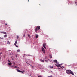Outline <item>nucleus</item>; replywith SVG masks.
<instances>
[{
  "instance_id": "nucleus-11",
  "label": "nucleus",
  "mask_w": 77,
  "mask_h": 77,
  "mask_svg": "<svg viewBox=\"0 0 77 77\" xmlns=\"http://www.w3.org/2000/svg\"><path fill=\"white\" fill-rule=\"evenodd\" d=\"M40 61H41V62H44V61L43 60L41 59L40 60Z\"/></svg>"
},
{
  "instance_id": "nucleus-3",
  "label": "nucleus",
  "mask_w": 77,
  "mask_h": 77,
  "mask_svg": "<svg viewBox=\"0 0 77 77\" xmlns=\"http://www.w3.org/2000/svg\"><path fill=\"white\" fill-rule=\"evenodd\" d=\"M70 71L71 70H67L66 71V73L68 74H70Z\"/></svg>"
},
{
  "instance_id": "nucleus-34",
  "label": "nucleus",
  "mask_w": 77,
  "mask_h": 77,
  "mask_svg": "<svg viewBox=\"0 0 77 77\" xmlns=\"http://www.w3.org/2000/svg\"><path fill=\"white\" fill-rule=\"evenodd\" d=\"M29 0H28V2H29Z\"/></svg>"
},
{
  "instance_id": "nucleus-30",
  "label": "nucleus",
  "mask_w": 77,
  "mask_h": 77,
  "mask_svg": "<svg viewBox=\"0 0 77 77\" xmlns=\"http://www.w3.org/2000/svg\"><path fill=\"white\" fill-rule=\"evenodd\" d=\"M57 64V65L58 64V63H56Z\"/></svg>"
},
{
  "instance_id": "nucleus-31",
  "label": "nucleus",
  "mask_w": 77,
  "mask_h": 77,
  "mask_svg": "<svg viewBox=\"0 0 77 77\" xmlns=\"http://www.w3.org/2000/svg\"><path fill=\"white\" fill-rule=\"evenodd\" d=\"M5 25H6H6H7V23H6V24H5Z\"/></svg>"
},
{
  "instance_id": "nucleus-8",
  "label": "nucleus",
  "mask_w": 77,
  "mask_h": 77,
  "mask_svg": "<svg viewBox=\"0 0 77 77\" xmlns=\"http://www.w3.org/2000/svg\"><path fill=\"white\" fill-rule=\"evenodd\" d=\"M72 74V75H74V73H73V72H72V71L70 70V74Z\"/></svg>"
},
{
  "instance_id": "nucleus-36",
  "label": "nucleus",
  "mask_w": 77,
  "mask_h": 77,
  "mask_svg": "<svg viewBox=\"0 0 77 77\" xmlns=\"http://www.w3.org/2000/svg\"><path fill=\"white\" fill-rule=\"evenodd\" d=\"M63 68H64V67H63Z\"/></svg>"
},
{
  "instance_id": "nucleus-27",
  "label": "nucleus",
  "mask_w": 77,
  "mask_h": 77,
  "mask_svg": "<svg viewBox=\"0 0 77 77\" xmlns=\"http://www.w3.org/2000/svg\"><path fill=\"white\" fill-rule=\"evenodd\" d=\"M24 37H25V34H24V35H23Z\"/></svg>"
},
{
  "instance_id": "nucleus-13",
  "label": "nucleus",
  "mask_w": 77,
  "mask_h": 77,
  "mask_svg": "<svg viewBox=\"0 0 77 77\" xmlns=\"http://www.w3.org/2000/svg\"><path fill=\"white\" fill-rule=\"evenodd\" d=\"M4 38H6V37H7V34L5 35L4 36Z\"/></svg>"
},
{
  "instance_id": "nucleus-20",
  "label": "nucleus",
  "mask_w": 77,
  "mask_h": 77,
  "mask_svg": "<svg viewBox=\"0 0 77 77\" xmlns=\"http://www.w3.org/2000/svg\"><path fill=\"white\" fill-rule=\"evenodd\" d=\"M49 68H53V66H52V67L51 66H49Z\"/></svg>"
},
{
  "instance_id": "nucleus-10",
  "label": "nucleus",
  "mask_w": 77,
  "mask_h": 77,
  "mask_svg": "<svg viewBox=\"0 0 77 77\" xmlns=\"http://www.w3.org/2000/svg\"><path fill=\"white\" fill-rule=\"evenodd\" d=\"M54 62H55V63H57V60H54Z\"/></svg>"
},
{
  "instance_id": "nucleus-15",
  "label": "nucleus",
  "mask_w": 77,
  "mask_h": 77,
  "mask_svg": "<svg viewBox=\"0 0 77 77\" xmlns=\"http://www.w3.org/2000/svg\"><path fill=\"white\" fill-rule=\"evenodd\" d=\"M9 65H12V63H8Z\"/></svg>"
},
{
  "instance_id": "nucleus-25",
  "label": "nucleus",
  "mask_w": 77,
  "mask_h": 77,
  "mask_svg": "<svg viewBox=\"0 0 77 77\" xmlns=\"http://www.w3.org/2000/svg\"><path fill=\"white\" fill-rule=\"evenodd\" d=\"M38 77H42L41 76L39 75Z\"/></svg>"
},
{
  "instance_id": "nucleus-38",
  "label": "nucleus",
  "mask_w": 77,
  "mask_h": 77,
  "mask_svg": "<svg viewBox=\"0 0 77 77\" xmlns=\"http://www.w3.org/2000/svg\"><path fill=\"white\" fill-rule=\"evenodd\" d=\"M1 38V37H0V39Z\"/></svg>"
},
{
  "instance_id": "nucleus-18",
  "label": "nucleus",
  "mask_w": 77,
  "mask_h": 77,
  "mask_svg": "<svg viewBox=\"0 0 77 77\" xmlns=\"http://www.w3.org/2000/svg\"><path fill=\"white\" fill-rule=\"evenodd\" d=\"M17 52H20V50L18 49V50H17Z\"/></svg>"
},
{
  "instance_id": "nucleus-29",
  "label": "nucleus",
  "mask_w": 77,
  "mask_h": 77,
  "mask_svg": "<svg viewBox=\"0 0 77 77\" xmlns=\"http://www.w3.org/2000/svg\"><path fill=\"white\" fill-rule=\"evenodd\" d=\"M9 51H11V50H9Z\"/></svg>"
},
{
  "instance_id": "nucleus-37",
  "label": "nucleus",
  "mask_w": 77,
  "mask_h": 77,
  "mask_svg": "<svg viewBox=\"0 0 77 77\" xmlns=\"http://www.w3.org/2000/svg\"><path fill=\"white\" fill-rule=\"evenodd\" d=\"M75 3H76V2H75Z\"/></svg>"
},
{
  "instance_id": "nucleus-2",
  "label": "nucleus",
  "mask_w": 77,
  "mask_h": 77,
  "mask_svg": "<svg viewBox=\"0 0 77 77\" xmlns=\"http://www.w3.org/2000/svg\"><path fill=\"white\" fill-rule=\"evenodd\" d=\"M16 70H17V71L18 72H21L22 73H24V72H25V71H24V70H23V71H20L18 69H17Z\"/></svg>"
},
{
  "instance_id": "nucleus-33",
  "label": "nucleus",
  "mask_w": 77,
  "mask_h": 77,
  "mask_svg": "<svg viewBox=\"0 0 77 77\" xmlns=\"http://www.w3.org/2000/svg\"><path fill=\"white\" fill-rule=\"evenodd\" d=\"M29 65H30V64L29 63Z\"/></svg>"
},
{
  "instance_id": "nucleus-35",
  "label": "nucleus",
  "mask_w": 77,
  "mask_h": 77,
  "mask_svg": "<svg viewBox=\"0 0 77 77\" xmlns=\"http://www.w3.org/2000/svg\"><path fill=\"white\" fill-rule=\"evenodd\" d=\"M51 77V76H49V77Z\"/></svg>"
},
{
  "instance_id": "nucleus-1",
  "label": "nucleus",
  "mask_w": 77,
  "mask_h": 77,
  "mask_svg": "<svg viewBox=\"0 0 77 77\" xmlns=\"http://www.w3.org/2000/svg\"><path fill=\"white\" fill-rule=\"evenodd\" d=\"M38 30H40V29H41V27L40 26H38L37 27H36V28L35 29V32L37 33L38 32Z\"/></svg>"
},
{
  "instance_id": "nucleus-7",
  "label": "nucleus",
  "mask_w": 77,
  "mask_h": 77,
  "mask_svg": "<svg viewBox=\"0 0 77 77\" xmlns=\"http://www.w3.org/2000/svg\"><path fill=\"white\" fill-rule=\"evenodd\" d=\"M0 33H3V34H6V32H1Z\"/></svg>"
},
{
  "instance_id": "nucleus-17",
  "label": "nucleus",
  "mask_w": 77,
  "mask_h": 77,
  "mask_svg": "<svg viewBox=\"0 0 77 77\" xmlns=\"http://www.w3.org/2000/svg\"><path fill=\"white\" fill-rule=\"evenodd\" d=\"M12 67H13V68H17V66H13Z\"/></svg>"
},
{
  "instance_id": "nucleus-26",
  "label": "nucleus",
  "mask_w": 77,
  "mask_h": 77,
  "mask_svg": "<svg viewBox=\"0 0 77 77\" xmlns=\"http://www.w3.org/2000/svg\"><path fill=\"white\" fill-rule=\"evenodd\" d=\"M31 66H32V68H33V66H32L31 65Z\"/></svg>"
},
{
  "instance_id": "nucleus-4",
  "label": "nucleus",
  "mask_w": 77,
  "mask_h": 77,
  "mask_svg": "<svg viewBox=\"0 0 77 77\" xmlns=\"http://www.w3.org/2000/svg\"><path fill=\"white\" fill-rule=\"evenodd\" d=\"M45 46H46V43H44L43 44V47H44L45 49H46V47Z\"/></svg>"
},
{
  "instance_id": "nucleus-5",
  "label": "nucleus",
  "mask_w": 77,
  "mask_h": 77,
  "mask_svg": "<svg viewBox=\"0 0 77 77\" xmlns=\"http://www.w3.org/2000/svg\"><path fill=\"white\" fill-rule=\"evenodd\" d=\"M42 51L43 52V53H45V50H44V48L43 47H42Z\"/></svg>"
},
{
  "instance_id": "nucleus-16",
  "label": "nucleus",
  "mask_w": 77,
  "mask_h": 77,
  "mask_svg": "<svg viewBox=\"0 0 77 77\" xmlns=\"http://www.w3.org/2000/svg\"><path fill=\"white\" fill-rule=\"evenodd\" d=\"M17 41L16 40L15 41V43L14 44V45L17 44Z\"/></svg>"
},
{
  "instance_id": "nucleus-28",
  "label": "nucleus",
  "mask_w": 77,
  "mask_h": 77,
  "mask_svg": "<svg viewBox=\"0 0 77 77\" xmlns=\"http://www.w3.org/2000/svg\"><path fill=\"white\" fill-rule=\"evenodd\" d=\"M16 57H17V55H16Z\"/></svg>"
},
{
  "instance_id": "nucleus-19",
  "label": "nucleus",
  "mask_w": 77,
  "mask_h": 77,
  "mask_svg": "<svg viewBox=\"0 0 77 77\" xmlns=\"http://www.w3.org/2000/svg\"><path fill=\"white\" fill-rule=\"evenodd\" d=\"M28 37H29V38H30V34H28Z\"/></svg>"
},
{
  "instance_id": "nucleus-22",
  "label": "nucleus",
  "mask_w": 77,
  "mask_h": 77,
  "mask_svg": "<svg viewBox=\"0 0 77 77\" xmlns=\"http://www.w3.org/2000/svg\"><path fill=\"white\" fill-rule=\"evenodd\" d=\"M17 39H18V38H19V37H18V36H17Z\"/></svg>"
},
{
  "instance_id": "nucleus-9",
  "label": "nucleus",
  "mask_w": 77,
  "mask_h": 77,
  "mask_svg": "<svg viewBox=\"0 0 77 77\" xmlns=\"http://www.w3.org/2000/svg\"><path fill=\"white\" fill-rule=\"evenodd\" d=\"M36 39H38V38H39V35L38 34H36Z\"/></svg>"
},
{
  "instance_id": "nucleus-14",
  "label": "nucleus",
  "mask_w": 77,
  "mask_h": 77,
  "mask_svg": "<svg viewBox=\"0 0 77 77\" xmlns=\"http://www.w3.org/2000/svg\"><path fill=\"white\" fill-rule=\"evenodd\" d=\"M7 44H10V42H9V41H7Z\"/></svg>"
},
{
  "instance_id": "nucleus-12",
  "label": "nucleus",
  "mask_w": 77,
  "mask_h": 77,
  "mask_svg": "<svg viewBox=\"0 0 77 77\" xmlns=\"http://www.w3.org/2000/svg\"><path fill=\"white\" fill-rule=\"evenodd\" d=\"M14 45L16 47H18V46L17 44H15V45Z\"/></svg>"
},
{
  "instance_id": "nucleus-21",
  "label": "nucleus",
  "mask_w": 77,
  "mask_h": 77,
  "mask_svg": "<svg viewBox=\"0 0 77 77\" xmlns=\"http://www.w3.org/2000/svg\"><path fill=\"white\" fill-rule=\"evenodd\" d=\"M50 58L51 59V58H52V56L51 55H50Z\"/></svg>"
},
{
  "instance_id": "nucleus-24",
  "label": "nucleus",
  "mask_w": 77,
  "mask_h": 77,
  "mask_svg": "<svg viewBox=\"0 0 77 77\" xmlns=\"http://www.w3.org/2000/svg\"><path fill=\"white\" fill-rule=\"evenodd\" d=\"M16 68H17L18 69H19L20 68L18 67H16Z\"/></svg>"
},
{
  "instance_id": "nucleus-40",
  "label": "nucleus",
  "mask_w": 77,
  "mask_h": 77,
  "mask_svg": "<svg viewBox=\"0 0 77 77\" xmlns=\"http://www.w3.org/2000/svg\"><path fill=\"white\" fill-rule=\"evenodd\" d=\"M40 6H41V5L40 4Z\"/></svg>"
},
{
  "instance_id": "nucleus-23",
  "label": "nucleus",
  "mask_w": 77,
  "mask_h": 77,
  "mask_svg": "<svg viewBox=\"0 0 77 77\" xmlns=\"http://www.w3.org/2000/svg\"><path fill=\"white\" fill-rule=\"evenodd\" d=\"M45 62H48V61L47 60H45Z\"/></svg>"
},
{
  "instance_id": "nucleus-6",
  "label": "nucleus",
  "mask_w": 77,
  "mask_h": 77,
  "mask_svg": "<svg viewBox=\"0 0 77 77\" xmlns=\"http://www.w3.org/2000/svg\"><path fill=\"white\" fill-rule=\"evenodd\" d=\"M56 66L57 67H60L61 66V65L60 64H58V65L55 64Z\"/></svg>"
},
{
  "instance_id": "nucleus-39",
  "label": "nucleus",
  "mask_w": 77,
  "mask_h": 77,
  "mask_svg": "<svg viewBox=\"0 0 77 77\" xmlns=\"http://www.w3.org/2000/svg\"><path fill=\"white\" fill-rule=\"evenodd\" d=\"M61 68H62V67H61Z\"/></svg>"
},
{
  "instance_id": "nucleus-32",
  "label": "nucleus",
  "mask_w": 77,
  "mask_h": 77,
  "mask_svg": "<svg viewBox=\"0 0 77 77\" xmlns=\"http://www.w3.org/2000/svg\"><path fill=\"white\" fill-rule=\"evenodd\" d=\"M2 54V53H0V54Z\"/></svg>"
}]
</instances>
